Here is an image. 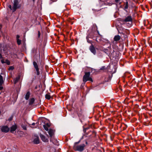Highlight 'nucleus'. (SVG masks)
<instances>
[{"instance_id": "nucleus-1", "label": "nucleus", "mask_w": 152, "mask_h": 152, "mask_svg": "<svg viewBox=\"0 0 152 152\" xmlns=\"http://www.w3.org/2000/svg\"><path fill=\"white\" fill-rule=\"evenodd\" d=\"M78 142H76L73 147L74 149L76 151H82L84 150V148L85 146L84 144H83L80 145H77L79 143Z\"/></svg>"}, {"instance_id": "nucleus-2", "label": "nucleus", "mask_w": 152, "mask_h": 152, "mask_svg": "<svg viewBox=\"0 0 152 152\" xmlns=\"http://www.w3.org/2000/svg\"><path fill=\"white\" fill-rule=\"evenodd\" d=\"M21 5L19 4L18 0H13V12H15L17 9L21 7Z\"/></svg>"}, {"instance_id": "nucleus-3", "label": "nucleus", "mask_w": 152, "mask_h": 152, "mask_svg": "<svg viewBox=\"0 0 152 152\" xmlns=\"http://www.w3.org/2000/svg\"><path fill=\"white\" fill-rule=\"evenodd\" d=\"M90 72H86L85 73V75H84L83 77V81L84 82V84L87 81L89 80L93 81L92 79L90 77Z\"/></svg>"}, {"instance_id": "nucleus-4", "label": "nucleus", "mask_w": 152, "mask_h": 152, "mask_svg": "<svg viewBox=\"0 0 152 152\" xmlns=\"http://www.w3.org/2000/svg\"><path fill=\"white\" fill-rule=\"evenodd\" d=\"M0 129L2 132L7 133L10 130V128L6 125H3L0 126Z\"/></svg>"}, {"instance_id": "nucleus-5", "label": "nucleus", "mask_w": 152, "mask_h": 152, "mask_svg": "<svg viewBox=\"0 0 152 152\" xmlns=\"http://www.w3.org/2000/svg\"><path fill=\"white\" fill-rule=\"evenodd\" d=\"M132 18L131 16H128L126 17L124 20V21L125 22H129V23L128 26H130L132 23Z\"/></svg>"}, {"instance_id": "nucleus-6", "label": "nucleus", "mask_w": 152, "mask_h": 152, "mask_svg": "<svg viewBox=\"0 0 152 152\" xmlns=\"http://www.w3.org/2000/svg\"><path fill=\"white\" fill-rule=\"evenodd\" d=\"M89 49L92 53H93L94 55L96 53V50L94 46L92 45H91Z\"/></svg>"}, {"instance_id": "nucleus-7", "label": "nucleus", "mask_w": 152, "mask_h": 152, "mask_svg": "<svg viewBox=\"0 0 152 152\" xmlns=\"http://www.w3.org/2000/svg\"><path fill=\"white\" fill-rule=\"evenodd\" d=\"M40 137L43 141L45 142H47L48 141V139L44 135L40 134Z\"/></svg>"}, {"instance_id": "nucleus-8", "label": "nucleus", "mask_w": 152, "mask_h": 152, "mask_svg": "<svg viewBox=\"0 0 152 152\" xmlns=\"http://www.w3.org/2000/svg\"><path fill=\"white\" fill-rule=\"evenodd\" d=\"M48 132L51 138H52L53 136L54 133V130L52 129H50L49 130Z\"/></svg>"}, {"instance_id": "nucleus-9", "label": "nucleus", "mask_w": 152, "mask_h": 152, "mask_svg": "<svg viewBox=\"0 0 152 152\" xmlns=\"http://www.w3.org/2000/svg\"><path fill=\"white\" fill-rule=\"evenodd\" d=\"M17 128V126L16 125H15L12 126L10 128V131L11 132L15 131Z\"/></svg>"}, {"instance_id": "nucleus-10", "label": "nucleus", "mask_w": 152, "mask_h": 152, "mask_svg": "<svg viewBox=\"0 0 152 152\" xmlns=\"http://www.w3.org/2000/svg\"><path fill=\"white\" fill-rule=\"evenodd\" d=\"M120 38H121V37L119 35H117L115 36L114 37V39L115 41H119L120 39Z\"/></svg>"}, {"instance_id": "nucleus-11", "label": "nucleus", "mask_w": 152, "mask_h": 152, "mask_svg": "<svg viewBox=\"0 0 152 152\" xmlns=\"http://www.w3.org/2000/svg\"><path fill=\"white\" fill-rule=\"evenodd\" d=\"M128 8V3L127 1H126L124 4V10L126 11L127 9Z\"/></svg>"}, {"instance_id": "nucleus-12", "label": "nucleus", "mask_w": 152, "mask_h": 152, "mask_svg": "<svg viewBox=\"0 0 152 152\" xmlns=\"http://www.w3.org/2000/svg\"><path fill=\"white\" fill-rule=\"evenodd\" d=\"M34 143L35 144H38L39 143V140L38 137L34 139L33 141Z\"/></svg>"}, {"instance_id": "nucleus-13", "label": "nucleus", "mask_w": 152, "mask_h": 152, "mask_svg": "<svg viewBox=\"0 0 152 152\" xmlns=\"http://www.w3.org/2000/svg\"><path fill=\"white\" fill-rule=\"evenodd\" d=\"M34 101V98H32L30 99L29 100V104L30 105H31L32 104Z\"/></svg>"}, {"instance_id": "nucleus-14", "label": "nucleus", "mask_w": 152, "mask_h": 152, "mask_svg": "<svg viewBox=\"0 0 152 152\" xmlns=\"http://www.w3.org/2000/svg\"><path fill=\"white\" fill-rule=\"evenodd\" d=\"M4 83V80L2 76L0 75V86H2Z\"/></svg>"}, {"instance_id": "nucleus-15", "label": "nucleus", "mask_w": 152, "mask_h": 152, "mask_svg": "<svg viewBox=\"0 0 152 152\" xmlns=\"http://www.w3.org/2000/svg\"><path fill=\"white\" fill-rule=\"evenodd\" d=\"M30 95V92L28 91L27 93L26 94V96H25V98L26 100H27L28 99H29V97Z\"/></svg>"}, {"instance_id": "nucleus-16", "label": "nucleus", "mask_w": 152, "mask_h": 152, "mask_svg": "<svg viewBox=\"0 0 152 152\" xmlns=\"http://www.w3.org/2000/svg\"><path fill=\"white\" fill-rule=\"evenodd\" d=\"M33 64L35 69H37L39 68L38 65L37 63L35 61H34L33 62Z\"/></svg>"}, {"instance_id": "nucleus-17", "label": "nucleus", "mask_w": 152, "mask_h": 152, "mask_svg": "<svg viewBox=\"0 0 152 152\" xmlns=\"http://www.w3.org/2000/svg\"><path fill=\"white\" fill-rule=\"evenodd\" d=\"M20 79V77L18 76L15 78L14 80V84H16Z\"/></svg>"}, {"instance_id": "nucleus-18", "label": "nucleus", "mask_w": 152, "mask_h": 152, "mask_svg": "<svg viewBox=\"0 0 152 152\" xmlns=\"http://www.w3.org/2000/svg\"><path fill=\"white\" fill-rule=\"evenodd\" d=\"M45 97L47 99H50L51 98V96L48 94H46L45 96Z\"/></svg>"}, {"instance_id": "nucleus-19", "label": "nucleus", "mask_w": 152, "mask_h": 152, "mask_svg": "<svg viewBox=\"0 0 152 152\" xmlns=\"http://www.w3.org/2000/svg\"><path fill=\"white\" fill-rule=\"evenodd\" d=\"M5 63L7 64L8 65H10V62L8 59H6L5 60Z\"/></svg>"}, {"instance_id": "nucleus-20", "label": "nucleus", "mask_w": 152, "mask_h": 152, "mask_svg": "<svg viewBox=\"0 0 152 152\" xmlns=\"http://www.w3.org/2000/svg\"><path fill=\"white\" fill-rule=\"evenodd\" d=\"M17 42L18 45H20L21 43V40L19 39H17Z\"/></svg>"}, {"instance_id": "nucleus-21", "label": "nucleus", "mask_w": 152, "mask_h": 152, "mask_svg": "<svg viewBox=\"0 0 152 152\" xmlns=\"http://www.w3.org/2000/svg\"><path fill=\"white\" fill-rule=\"evenodd\" d=\"M43 126V127L44 128L45 130L47 131H48V127L47 126H46V125H45V124Z\"/></svg>"}, {"instance_id": "nucleus-22", "label": "nucleus", "mask_w": 152, "mask_h": 152, "mask_svg": "<svg viewBox=\"0 0 152 152\" xmlns=\"http://www.w3.org/2000/svg\"><path fill=\"white\" fill-rule=\"evenodd\" d=\"M36 70L37 72V75H39L40 74V73L39 71V69H36Z\"/></svg>"}, {"instance_id": "nucleus-23", "label": "nucleus", "mask_w": 152, "mask_h": 152, "mask_svg": "<svg viewBox=\"0 0 152 152\" xmlns=\"http://www.w3.org/2000/svg\"><path fill=\"white\" fill-rule=\"evenodd\" d=\"M36 70L37 72V75H39L40 74V73L39 71V69H36Z\"/></svg>"}, {"instance_id": "nucleus-24", "label": "nucleus", "mask_w": 152, "mask_h": 152, "mask_svg": "<svg viewBox=\"0 0 152 152\" xmlns=\"http://www.w3.org/2000/svg\"><path fill=\"white\" fill-rule=\"evenodd\" d=\"M22 127L23 128V129L25 130L26 129V127L25 125H21Z\"/></svg>"}, {"instance_id": "nucleus-25", "label": "nucleus", "mask_w": 152, "mask_h": 152, "mask_svg": "<svg viewBox=\"0 0 152 152\" xmlns=\"http://www.w3.org/2000/svg\"><path fill=\"white\" fill-rule=\"evenodd\" d=\"M8 7L10 9V10H12L13 12V7H12L11 5H9L8 6Z\"/></svg>"}, {"instance_id": "nucleus-26", "label": "nucleus", "mask_w": 152, "mask_h": 152, "mask_svg": "<svg viewBox=\"0 0 152 152\" xmlns=\"http://www.w3.org/2000/svg\"><path fill=\"white\" fill-rule=\"evenodd\" d=\"M14 69V67L13 66H10L9 68V70H12Z\"/></svg>"}, {"instance_id": "nucleus-27", "label": "nucleus", "mask_w": 152, "mask_h": 152, "mask_svg": "<svg viewBox=\"0 0 152 152\" xmlns=\"http://www.w3.org/2000/svg\"><path fill=\"white\" fill-rule=\"evenodd\" d=\"M1 62L2 64H4L5 63V60L4 59H1Z\"/></svg>"}, {"instance_id": "nucleus-28", "label": "nucleus", "mask_w": 152, "mask_h": 152, "mask_svg": "<svg viewBox=\"0 0 152 152\" xmlns=\"http://www.w3.org/2000/svg\"><path fill=\"white\" fill-rule=\"evenodd\" d=\"M19 37H20V36L19 35H17L16 36V39H19Z\"/></svg>"}, {"instance_id": "nucleus-29", "label": "nucleus", "mask_w": 152, "mask_h": 152, "mask_svg": "<svg viewBox=\"0 0 152 152\" xmlns=\"http://www.w3.org/2000/svg\"><path fill=\"white\" fill-rule=\"evenodd\" d=\"M38 37H39L40 36V32L39 31H38Z\"/></svg>"}, {"instance_id": "nucleus-30", "label": "nucleus", "mask_w": 152, "mask_h": 152, "mask_svg": "<svg viewBox=\"0 0 152 152\" xmlns=\"http://www.w3.org/2000/svg\"><path fill=\"white\" fill-rule=\"evenodd\" d=\"M3 88V87L1 86H0V90H1Z\"/></svg>"}, {"instance_id": "nucleus-31", "label": "nucleus", "mask_w": 152, "mask_h": 152, "mask_svg": "<svg viewBox=\"0 0 152 152\" xmlns=\"http://www.w3.org/2000/svg\"><path fill=\"white\" fill-rule=\"evenodd\" d=\"M105 68V66H102V68H101L100 69L101 70H103Z\"/></svg>"}, {"instance_id": "nucleus-32", "label": "nucleus", "mask_w": 152, "mask_h": 152, "mask_svg": "<svg viewBox=\"0 0 152 152\" xmlns=\"http://www.w3.org/2000/svg\"><path fill=\"white\" fill-rule=\"evenodd\" d=\"M45 125H46V126H47L48 127H49L50 126L48 124H45Z\"/></svg>"}, {"instance_id": "nucleus-33", "label": "nucleus", "mask_w": 152, "mask_h": 152, "mask_svg": "<svg viewBox=\"0 0 152 152\" xmlns=\"http://www.w3.org/2000/svg\"><path fill=\"white\" fill-rule=\"evenodd\" d=\"M1 45H0V52L1 50Z\"/></svg>"}, {"instance_id": "nucleus-34", "label": "nucleus", "mask_w": 152, "mask_h": 152, "mask_svg": "<svg viewBox=\"0 0 152 152\" xmlns=\"http://www.w3.org/2000/svg\"><path fill=\"white\" fill-rule=\"evenodd\" d=\"M35 123H33L32 124V125H35Z\"/></svg>"}, {"instance_id": "nucleus-35", "label": "nucleus", "mask_w": 152, "mask_h": 152, "mask_svg": "<svg viewBox=\"0 0 152 152\" xmlns=\"http://www.w3.org/2000/svg\"><path fill=\"white\" fill-rule=\"evenodd\" d=\"M86 144H88V142H86Z\"/></svg>"}, {"instance_id": "nucleus-36", "label": "nucleus", "mask_w": 152, "mask_h": 152, "mask_svg": "<svg viewBox=\"0 0 152 152\" xmlns=\"http://www.w3.org/2000/svg\"><path fill=\"white\" fill-rule=\"evenodd\" d=\"M98 34H99V32L98 31Z\"/></svg>"}, {"instance_id": "nucleus-37", "label": "nucleus", "mask_w": 152, "mask_h": 152, "mask_svg": "<svg viewBox=\"0 0 152 152\" xmlns=\"http://www.w3.org/2000/svg\"><path fill=\"white\" fill-rule=\"evenodd\" d=\"M110 48V46L108 47V48Z\"/></svg>"}, {"instance_id": "nucleus-38", "label": "nucleus", "mask_w": 152, "mask_h": 152, "mask_svg": "<svg viewBox=\"0 0 152 152\" xmlns=\"http://www.w3.org/2000/svg\"><path fill=\"white\" fill-rule=\"evenodd\" d=\"M51 140H51V139L50 141H51Z\"/></svg>"}, {"instance_id": "nucleus-39", "label": "nucleus", "mask_w": 152, "mask_h": 152, "mask_svg": "<svg viewBox=\"0 0 152 152\" xmlns=\"http://www.w3.org/2000/svg\"><path fill=\"white\" fill-rule=\"evenodd\" d=\"M33 0V1H34L35 0Z\"/></svg>"}, {"instance_id": "nucleus-40", "label": "nucleus", "mask_w": 152, "mask_h": 152, "mask_svg": "<svg viewBox=\"0 0 152 152\" xmlns=\"http://www.w3.org/2000/svg\"><path fill=\"white\" fill-rule=\"evenodd\" d=\"M1 94V93H0V94Z\"/></svg>"}]
</instances>
